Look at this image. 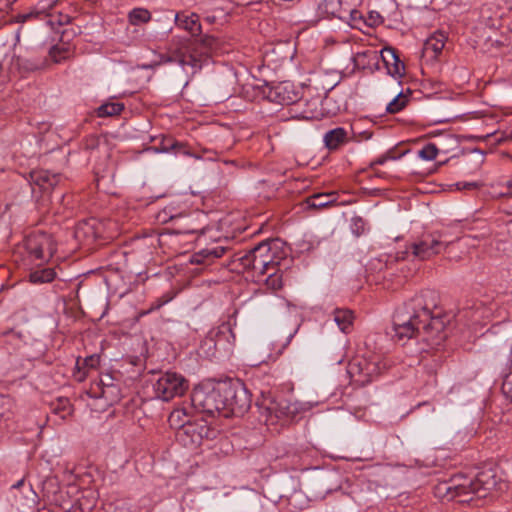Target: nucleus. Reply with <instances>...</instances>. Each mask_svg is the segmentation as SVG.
I'll list each match as a JSON object with an SVG mask.
<instances>
[{"label": "nucleus", "mask_w": 512, "mask_h": 512, "mask_svg": "<svg viewBox=\"0 0 512 512\" xmlns=\"http://www.w3.org/2000/svg\"><path fill=\"white\" fill-rule=\"evenodd\" d=\"M438 297L433 290H423L398 307L393 316V332L397 340L419 338L431 346L446 337L445 322L434 316Z\"/></svg>", "instance_id": "1"}, {"label": "nucleus", "mask_w": 512, "mask_h": 512, "mask_svg": "<svg viewBox=\"0 0 512 512\" xmlns=\"http://www.w3.org/2000/svg\"><path fill=\"white\" fill-rule=\"evenodd\" d=\"M451 242L443 239L441 232H433L421 236L408 244L403 251L395 254L383 255L374 260L373 269L383 272V277L394 276L397 272L407 277L402 263L407 260L426 261L444 252Z\"/></svg>", "instance_id": "2"}, {"label": "nucleus", "mask_w": 512, "mask_h": 512, "mask_svg": "<svg viewBox=\"0 0 512 512\" xmlns=\"http://www.w3.org/2000/svg\"><path fill=\"white\" fill-rule=\"evenodd\" d=\"M495 472L487 469L479 472L474 480L463 475H455L448 481H441L434 487L436 497L447 501L458 500L461 503L470 502L474 498H486L501 489Z\"/></svg>", "instance_id": "3"}, {"label": "nucleus", "mask_w": 512, "mask_h": 512, "mask_svg": "<svg viewBox=\"0 0 512 512\" xmlns=\"http://www.w3.org/2000/svg\"><path fill=\"white\" fill-rule=\"evenodd\" d=\"M223 381L217 383H202L196 386L191 393L193 409L207 416L213 417L224 410Z\"/></svg>", "instance_id": "4"}, {"label": "nucleus", "mask_w": 512, "mask_h": 512, "mask_svg": "<svg viewBox=\"0 0 512 512\" xmlns=\"http://www.w3.org/2000/svg\"><path fill=\"white\" fill-rule=\"evenodd\" d=\"M387 365L379 355L356 356L347 366V373L353 383L365 386L378 377Z\"/></svg>", "instance_id": "5"}, {"label": "nucleus", "mask_w": 512, "mask_h": 512, "mask_svg": "<svg viewBox=\"0 0 512 512\" xmlns=\"http://www.w3.org/2000/svg\"><path fill=\"white\" fill-rule=\"evenodd\" d=\"M223 402L224 410L235 416L244 415L251 407V394L245 384L239 379H229L223 381Z\"/></svg>", "instance_id": "6"}, {"label": "nucleus", "mask_w": 512, "mask_h": 512, "mask_svg": "<svg viewBox=\"0 0 512 512\" xmlns=\"http://www.w3.org/2000/svg\"><path fill=\"white\" fill-rule=\"evenodd\" d=\"M235 336L229 324L224 323L217 329L211 330L202 340L199 351L206 358H215L232 349Z\"/></svg>", "instance_id": "7"}, {"label": "nucleus", "mask_w": 512, "mask_h": 512, "mask_svg": "<svg viewBox=\"0 0 512 512\" xmlns=\"http://www.w3.org/2000/svg\"><path fill=\"white\" fill-rule=\"evenodd\" d=\"M26 250L34 260L47 261L55 252L52 237L44 232L32 234L25 240Z\"/></svg>", "instance_id": "8"}, {"label": "nucleus", "mask_w": 512, "mask_h": 512, "mask_svg": "<svg viewBox=\"0 0 512 512\" xmlns=\"http://www.w3.org/2000/svg\"><path fill=\"white\" fill-rule=\"evenodd\" d=\"M235 261H238L243 269H253L259 274H265L274 266H279V262L275 258L268 256H260L248 250L245 253H237Z\"/></svg>", "instance_id": "9"}, {"label": "nucleus", "mask_w": 512, "mask_h": 512, "mask_svg": "<svg viewBox=\"0 0 512 512\" xmlns=\"http://www.w3.org/2000/svg\"><path fill=\"white\" fill-rule=\"evenodd\" d=\"M188 389V381L179 373L167 371L162 376V401L182 396Z\"/></svg>", "instance_id": "10"}, {"label": "nucleus", "mask_w": 512, "mask_h": 512, "mask_svg": "<svg viewBox=\"0 0 512 512\" xmlns=\"http://www.w3.org/2000/svg\"><path fill=\"white\" fill-rule=\"evenodd\" d=\"M268 98L281 105H291L300 99V92L289 81L279 82L268 91Z\"/></svg>", "instance_id": "11"}, {"label": "nucleus", "mask_w": 512, "mask_h": 512, "mask_svg": "<svg viewBox=\"0 0 512 512\" xmlns=\"http://www.w3.org/2000/svg\"><path fill=\"white\" fill-rule=\"evenodd\" d=\"M317 16L321 18H338L340 20L349 21L348 14L344 13V6L341 0H316Z\"/></svg>", "instance_id": "12"}, {"label": "nucleus", "mask_w": 512, "mask_h": 512, "mask_svg": "<svg viewBox=\"0 0 512 512\" xmlns=\"http://www.w3.org/2000/svg\"><path fill=\"white\" fill-rule=\"evenodd\" d=\"M60 179L61 176L59 174L48 170H35L30 173L33 190H35V187H38L41 191L48 192L59 183Z\"/></svg>", "instance_id": "13"}, {"label": "nucleus", "mask_w": 512, "mask_h": 512, "mask_svg": "<svg viewBox=\"0 0 512 512\" xmlns=\"http://www.w3.org/2000/svg\"><path fill=\"white\" fill-rule=\"evenodd\" d=\"M381 58L389 75L401 77L404 73V63L397 55V51L392 47H385L381 50Z\"/></svg>", "instance_id": "14"}, {"label": "nucleus", "mask_w": 512, "mask_h": 512, "mask_svg": "<svg viewBox=\"0 0 512 512\" xmlns=\"http://www.w3.org/2000/svg\"><path fill=\"white\" fill-rule=\"evenodd\" d=\"M167 62H177L183 67L185 71H187L186 67L189 66L191 68V73H195L198 69L201 68L200 60L191 54H187L184 47L177 48L173 54L167 55L166 58L164 55H162V64Z\"/></svg>", "instance_id": "15"}, {"label": "nucleus", "mask_w": 512, "mask_h": 512, "mask_svg": "<svg viewBox=\"0 0 512 512\" xmlns=\"http://www.w3.org/2000/svg\"><path fill=\"white\" fill-rule=\"evenodd\" d=\"M225 251V247L220 245L207 247L194 253L190 258V262L196 265L208 266L211 265L216 259L222 257Z\"/></svg>", "instance_id": "16"}, {"label": "nucleus", "mask_w": 512, "mask_h": 512, "mask_svg": "<svg viewBox=\"0 0 512 512\" xmlns=\"http://www.w3.org/2000/svg\"><path fill=\"white\" fill-rule=\"evenodd\" d=\"M162 154L165 155V161L171 162L173 155L176 157H185L190 155L189 149L181 142L162 136Z\"/></svg>", "instance_id": "17"}, {"label": "nucleus", "mask_w": 512, "mask_h": 512, "mask_svg": "<svg viewBox=\"0 0 512 512\" xmlns=\"http://www.w3.org/2000/svg\"><path fill=\"white\" fill-rule=\"evenodd\" d=\"M174 20L177 26L185 29L192 36H198L201 33V24L199 22V17L195 13H191L190 15H186L184 13L175 14Z\"/></svg>", "instance_id": "18"}, {"label": "nucleus", "mask_w": 512, "mask_h": 512, "mask_svg": "<svg viewBox=\"0 0 512 512\" xmlns=\"http://www.w3.org/2000/svg\"><path fill=\"white\" fill-rule=\"evenodd\" d=\"M347 139V131L342 127L329 130L325 133L323 138L325 146L329 150H336L340 145L344 144Z\"/></svg>", "instance_id": "19"}, {"label": "nucleus", "mask_w": 512, "mask_h": 512, "mask_svg": "<svg viewBox=\"0 0 512 512\" xmlns=\"http://www.w3.org/2000/svg\"><path fill=\"white\" fill-rule=\"evenodd\" d=\"M307 206L311 209H321L336 204L335 193H317L306 198Z\"/></svg>", "instance_id": "20"}, {"label": "nucleus", "mask_w": 512, "mask_h": 512, "mask_svg": "<svg viewBox=\"0 0 512 512\" xmlns=\"http://www.w3.org/2000/svg\"><path fill=\"white\" fill-rule=\"evenodd\" d=\"M447 37L441 32H435L424 43V51L426 53L432 52L433 57H437L443 50Z\"/></svg>", "instance_id": "21"}, {"label": "nucleus", "mask_w": 512, "mask_h": 512, "mask_svg": "<svg viewBox=\"0 0 512 512\" xmlns=\"http://www.w3.org/2000/svg\"><path fill=\"white\" fill-rule=\"evenodd\" d=\"M168 423L173 429L185 428V432H188L190 417L185 409L178 408L170 413Z\"/></svg>", "instance_id": "22"}, {"label": "nucleus", "mask_w": 512, "mask_h": 512, "mask_svg": "<svg viewBox=\"0 0 512 512\" xmlns=\"http://www.w3.org/2000/svg\"><path fill=\"white\" fill-rule=\"evenodd\" d=\"M333 315L339 329L344 333H348L353 324V312L349 309H335Z\"/></svg>", "instance_id": "23"}, {"label": "nucleus", "mask_w": 512, "mask_h": 512, "mask_svg": "<svg viewBox=\"0 0 512 512\" xmlns=\"http://www.w3.org/2000/svg\"><path fill=\"white\" fill-rule=\"evenodd\" d=\"M58 0H40L34 9L23 16L24 19H28L31 17H48V14L52 13L55 10V6L57 5Z\"/></svg>", "instance_id": "24"}, {"label": "nucleus", "mask_w": 512, "mask_h": 512, "mask_svg": "<svg viewBox=\"0 0 512 512\" xmlns=\"http://www.w3.org/2000/svg\"><path fill=\"white\" fill-rule=\"evenodd\" d=\"M262 275L266 276L264 282L268 289H271L272 291H277L282 288L283 273L281 272L278 266H274L273 268L270 269L269 272Z\"/></svg>", "instance_id": "25"}, {"label": "nucleus", "mask_w": 512, "mask_h": 512, "mask_svg": "<svg viewBox=\"0 0 512 512\" xmlns=\"http://www.w3.org/2000/svg\"><path fill=\"white\" fill-rule=\"evenodd\" d=\"M55 276L56 273L52 268H44L32 271L29 274V280L33 284H43L51 282L55 278Z\"/></svg>", "instance_id": "26"}, {"label": "nucleus", "mask_w": 512, "mask_h": 512, "mask_svg": "<svg viewBox=\"0 0 512 512\" xmlns=\"http://www.w3.org/2000/svg\"><path fill=\"white\" fill-rule=\"evenodd\" d=\"M150 20L151 13L145 8H134L128 13V21L134 26L148 23Z\"/></svg>", "instance_id": "27"}, {"label": "nucleus", "mask_w": 512, "mask_h": 512, "mask_svg": "<svg viewBox=\"0 0 512 512\" xmlns=\"http://www.w3.org/2000/svg\"><path fill=\"white\" fill-rule=\"evenodd\" d=\"M274 248H277V241L266 240L254 246L250 251H253V253L259 255V257L268 256V258H275V252L273 251Z\"/></svg>", "instance_id": "28"}, {"label": "nucleus", "mask_w": 512, "mask_h": 512, "mask_svg": "<svg viewBox=\"0 0 512 512\" xmlns=\"http://www.w3.org/2000/svg\"><path fill=\"white\" fill-rule=\"evenodd\" d=\"M437 145L439 153L442 154H449L459 148V142L452 134L443 136Z\"/></svg>", "instance_id": "29"}, {"label": "nucleus", "mask_w": 512, "mask_h": 512, "mask_svg": "<svg viewBox=\"0 0 512 512\" xmlns=\"http://www.w3.org/2000/svg\"><path fill=\"white\" fill-rule=\"evenodd\" d=\"M124 109V105L119 102H111L102 104L97 109V115L99 117H108L120 114V112Z\"/></svg>", "instance_id": "30"}, {"label": "nucleus", "mask_w": 512, "mask_h": 512, "mask_svg": "<svg viewBox=\"0 0 512 512\" xmlns=\"http://www.w3.org/2000/svg\"><path fill=\"white\" fill-rule=\"evenodd\" d=\"M408 103V97L399 92L386 106V111L390 114L401 111Z\"/></svg>", "instance_id": "31"}, {"label": "nucleus", "mask_w": 512, "mask_h": 512, "mask_svg": "<svg viewBox=\"0 0 512 512\" xmlns=\"http://www.w3.org/2000/svg\"><path fill=\"white\" fill-rule=\"evenodd\" d=\"M344 6V13L348 14L351 21L360 17L357 6L361 4L362 0H341Z\"/></svg>", "instance_id": "32"}, {"label": "nucleus", "mask_w": 512, "mask_h": 512, "mask_svg": "<svg viewBox=\"0 0 512 512\" xmlns=\"http://www.w3.org/2000/svg\"><path fill=\"white\" fill-rule=\"evenodd\" d=\"M439 154L438 145L435 143H428L418 151V156L426 161L434 160Z\"/></svg>", "instance_id": "33"}, {"label": "nucleus", "mask_w": 512, "mask_h": 512, "mask_svg": "<svg viewBox=\"0 0 512 512\" xmlns=\"http://www.w3.org/2000/svg\"><path fill=\"white\" fill-rule=\"evenodd\" d=\"M70 22V16L68 14H64L58 11H53L48 14L47 23L51 25L53 28L55 26H62L68 24Z\"/></svg>", "instance_id": "34"}, {"label": "nucleus", "mask_w": 512, "mask_h": 512, "mask_svg": "<svg viewBox=\"0 0 512 512\" xmlns=\"http://www.w3.org/2000/svg\"><path fill=\"white\" fill-rule=\"evenodd\" d=\"M366 226H367L366 221L360 216H354L351 219L350 229H351L352 233L357 237H359L365 233Z\"/></svg>", "instance_id": "35"}, {"label": "nucleus", "mask_w": 512, "mask_h": 512, "mask_svg": "<svg viewBox=\"0 0 512 512\" xmlns=\"http://www.w3.org/2000/svg\"><path fill=\"white\" fill-rule=\"evenodd\" d=\"M99 364V357L95 355H91L89 357H86L82 361L80 359L77 360L76 366L79 370L85 369V368H95Z\"/></svg>", "instance_id": "36"}, {"label": "nucleus", "mask_w": 512, "mask_h": 512, "mask_svg": "<svg viewBox=\"0 0 512 512\" xmlns=\"http://www.w3.org/2000/svg\"><path fill=\"white\" fill-rule=\"evenodd\" d=\"M501 391L506 399L512 402V372L507 374L502 382Z\"/></svg>", "instance_id": "37"}, {"label": "nucleus", "mask_w": 512, "mask_h": 512, "mask_svg": "<svg viewBox=\"0 0 512 512\" xmlns=\"http://www.w3.org/2000/svg\"><path fill=\"white\" fill-rule=\"evenodd\" d=\"M69 55V51L66 49H61L58 46H55L50 51V56L53 58V60L57 63L61 62L65 58H67Z\"/></svg>", "instance_id": "38"}, {"label": "nucleus", "mask_w": 512, "mask_h": 512, "mask_svg": "<svg viewBox=\"0 0 512 512\" xmlns=\"http://www.w3.org/2000/svg\"><path fill=\"white\" fill-rule=\"evenodd\" d=\"M398 157L395 156L391 151L379 156L378 158H376L374 161H372L370 163V168L375 170V166L376 165H383L385 164L388 160H396Z\"/></svg>", "instance_id": "39"}, {"label": "nucleus", "mask_w": 512, "mask_h": 512, "mask_svg": "<svg viewBox=\"0 0 512 512\" xmlns=\"http://www.w3.org/2000/svg\"><path fill=\"white\" fill-rule=\"evenodd\" d=\"M191 230L185 226H177L176 228L162 227V236L166 234H186L190 233Z\"/></svg>", "instance_id": "40"}, {"label": "nucleus", "mask_w": 512, "mask_h": 512, "mask_svg": "<svg viewBox=\"0 0 512 512\" xmlns=\"http://www.w3.org/2000/svg\"><path fill=\"white\" fill-rule=\"evenodd\" d=\"M367 22L369 26H377L383 22V17L376 11H371L368 15Z\"/></svg>", "instance_id": "41"}, {"label": "nucleus", "mask_w": 512, "mask_h": 512, "mask_svg": "<svg viewBox=\"0 0 512 512\" xmlns=\"http://www.w3.org/2000/svg\"><path fill=\"white\" fill-rule=\"evenodd\" d=\"M202 43L207 46L208 48H210L211 50L213 49H216L217 48V45H218V39L215 38L214 36H204L202 39H201Z\"/></svg>", "instance_id": "42"}, {"label": "nucleus", "mask_w": 512, "mask_h": 512, "mask_svg": "<svg viewBox=\"0 0 512 512\" xmlns=\"http://www.w3.org/2000/svg\"><path fill=\"white\" fill-rule=\"evenodd\" d=\"M456 187L458 190H463V189H476L479 187V184L476 183V182H458L456 183Z\"/></svg>", "instance_id": "43"}, {"label": "nucleus", "mask_w": 512, "mask_h": 512, "mask_svg": "<svg viewBox=\"0 0 512 512\" xmlns=\"http://www.w3.org/2000/svg\"><path fill=\"white\" fill-rule=\"evenodd\" d=\"M166 209H167V206H165V207H164V209H163L162 213H164V214H165V216L167 215V216H168V219H169L170 221L175 220V219H179V218H182V217H183V215H182V212H181V211H176V213L174 214V213H172V211H170L169 213H168V212H166Z\"/></svg>", "instance_id": "44"}, {"label": "nucleus", "mask_w": 512, "mask_h": 512, "mask_svg": "<svg viewBox=\"0 0 512 512\" xmlns=\"http://www.w3.org/2000/svg\"><path fill=\"white\" fill-rule=\"evenodd\" d=\"M489 235H490V230H489V228L486 225H484L483 226V231L480 234L473 235L472 237L474 239L481 240V239L487 238Z\"/></svg>", "instance_id": "45"}, {"label": "nucleus", "mask_w": 512, "mask_h": 512, "mask_svg": "<svg viewBox=\"0 0 512 512\" xmlns=\"http://www.w3.org/2000/svg\"><path fill=\"white\" fill-rule=\"evenodd\" d=\"M293 335H294L293 333H290L287 337H285V342L282 344V347H281V349L279 350V353H281V352H282V350H283L287 345H289V343H290V341H291V339H292Z\"/></svg>", "instance_id": "46"}, {"label": "nucleus", "mask_w": 512, "mask_h": 512, "mask_svg": "<svg viewBox=\"0 0 512 512\" xmlns=\"http://www.w3.org/2000/svg\"><path fill=\"white\" fill-rule=\"evenodd\" d=\"M9 6V0H0V11L5 10Z\"/></svg>", "instance_id": "47"}, {"label": "nucleus", "mask_w": 512, "mask_h": 512, "mask_svg": "<svg viewBox=\"0 0 512 512\" xmlns=\"http://www.w3.org/2000/svg\"><path fill=\"white\" fill-rule=\"evenodd\" d=\"M177 358V352L175 348H172V353L168 355L167 359L168 361L175 360Z\"/></svg>", "instance_id": "48"}, {"label": "nucleus", "mask_w": 512, "mask_h": 512, "mask_svg": "<svg viewBox=\"0 0 512 512\" xmlns=\"http://www.w3.org/2000/svg\"><path fill=\"white\" fill-rule=\"evenodd\" d=\"M507 187L509 188V192L505 193L504 195L512 197V180L507 182Z\"/></svg>", "instance_id": "49"}, {"label": "nucleus", "mask_w": 512, "mask_h": 512, "mask_svg": "<svg viewBox=\"0 0 512 512\" xmlns=\"http://www.w3.org/2000/svg\"><path fill=\"white\" fill-rule=\"evenodd\" d=\"M374 175H375L376 177H384V176H385V173H384V172H382V171H379V170H375Z\"/></svg>", "instance_id": "50"}, {"label": "nucleus", "mask_w": 512, "mask_h": 512, "mask_svg": "<svg viewBox=\"0 0 512 512\" xmlns=\"http://www.w3.org/2000/svg\"><path fill=\"white\" fill-rule=\"evenodd\" d=\"M173 297H169L168 299H163L162 298V302H161V305L163 306L165 303L169 302L170 300H172Z\"/></svg>", "instance_id": "51"}, {"label": "nucleus", "mask_w": 512, "mask_h": 512, "mask_svg": "<svg viewBox=\"0 0 512 512\" xmlns=\"http://www.w3.org/2000/svg\"><path fill=\"white\" fill-rule=\"evenodd\" d=\"M199 0H187L188 3H197Z\"/></svg>", "instance_id": "52"}, {"label": "nucleus", "mask_w": 512, "mask_h": 512, "mask_svg": "<svg viewBox=\"0 0 512 512\" xmlns=\"http://www.w3.org/2000/svg\"><path fill=\"white\" fill-rule=\"evenodd\" d=\"M22 482H23L22 480H21V481H19L16 485H14V487H19V486H21Z\"/></svg>", "instance_id": "53"}, {"label": "nucleus", "mask_w": 512, "mask_h": 512, "mask_svg": "<svg viewBox=\"0 0 512 512\" xmlns=\"http://www.w3.org/2000/svg\"><path fill=\"white\" fill-rule=\"evenodd\" d=\"M467 229H468L469 231H472V230H474V227L469 226V227H467Z\"/></svg>", "instance_id": "54"}, {"label": "nucleus", "mask_w": 512, "mask_h": 512, "mask_svg": "<svg viewBox=\"0 0 512 512\" xmlns=\"http://www.w3.org/2000/svg\"><path fill=\"white\" fill-rule=\"evenodd\" d=\"M86 375V372L83 373V375L80 377V380H83V378L85 377Z\"/></svg>", "instance_id": "55"}, {"label": "nucleus", "mask_w": 512, "mask_h": 512, "mask_svg": "<svg viewBox=\"0 0 512 512\" xmlns=\"http://www.w3.org/2000/svg\"><path fill=\"white\" fill-rule=\"evenodd\" d=\"M162 223H167V220L162 217Z\"/></svg>", "instance_id": "56"}, {"label": "nucleus", "mask_w": 512, "mask_h": 512, "mask_svg": "<svg viewBox=\"0 0 512 512\" xmlns=\"http://www.w3.org/2000/svg\"><path fill=\"white\" fill-rule=\"evenodd\" d=\"M79 230H80V228L76 231V236H77V237H78V235H79Z\"/></svg>", "instance_id": "57"}]
</instances>
